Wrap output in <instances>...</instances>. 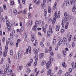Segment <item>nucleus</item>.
<instances>
[{
    "label": "nucleus",
    "mask_w": 76,
    "mask_h": 76,
    "mask_svg": "<svg viewBox=\"0 0 76 76\" xmlns=\"http://www.w3.org/2000/svg\"><path fill=\"white\" fill-rule=\"evenodd\" d=\"M49 61H48L46 64V68L47 69H48L50 66L51 65V62H53V56H49Z\"/></svg>",
    "instance_id": "nucleus-1"
},
{
    "label": "nucleus",
    "mask_w": 76,
    "mask_h": 76,
    "mask_svg": "<svg viewBox=\"0 0 76 76\" xmlns=\"http://www.w3.org/2000/svg\"><path fill=\"white\" fill-rule=\"evenodd\" d=\"M67 42V39L65 37L64 38L63 40L61 39L60 41L58 42L57 44L58 47H60L62 43H64V44H65L66 42Z\"/></svg>",
    "instance_id": "nucleus-2"
},
{
    "label": "nucleus",
    "mask_w": 76,
    "mask_h": 76,
    "mask_svg": "<svg viewBox=\"0 0 76 76\" xmlns=\"http://www.w3.org/2000/svg\"><path fill=\"white\" fill-rule=\"evenodd\" d=\"M39 25V21L38 20H37L36 21L35 25L33 27L32 29L33 31H35L37 27V26Z\"/></svg>",
    "instance_id": "nucleus-3"
},
{
    "label": "nucleus",
    "mask_w": 76,
    "mask_h": 76,
    "mask_svg": "<svg viewBox=\"0 0 76 76\" xmlns=\"http://www.w3.org/2000/svg\"><path fill=\"white\" fill-rule=\"evenodd\" d=\"M70 2L71 4V5H72V4H73V0H71V1H70V0H67V1H66V6H69V5H70Z\"/></svg>",
    "instance_id": "nucleus-4"
},
{
    "label": "nucleus",
    "mask_w": 76,
    "mask_h": 76,
    "mask_svg": "<svg viewBox=\"0 0 76 76\" xmlns=\"http://www.w3.org/2000/svg\"><path fill=\"white\" fill-rule=\"evenodd\" d=\"M75 7L76 6L74 5L72 9V12H74L75 14L76 13V8Z\"/></svg>",
    "instance_id": "nucleus-5"
},
{
    "label": "nucleus",
    "mask_w": 76,
    "mask_h": 76,
    "mask_svg": "<svg viewBox=\"0 0 76 76\" xmlns=\"http://www.w3.org/2000/svg\"><path fill=\"white\" fill-rule=\"evenodd\" d=\"M32 62H33V59H31L30 60V62H29L27 64V65L28 66H31V64L32 63Z\"/></svg>",
    "instance_id": "nucleus-6"
},
{
    "label": "nucleus",
    "mask_w": 76,
    "mask_h": 76,
    "mask_svg": "<svg viewBox=\"0 0 76 76\" xmlns=\"http://www.w3.org/2000/svg\"><path fill=\"white\" fill-rule=\"evenodd\" d=\"M60 26L59 25H57L56 28V31H58L60 29Z\"/></svg>",
    "instance_id": "nucleus-7"
},
{
    "label": "nucleus",
    "mask_w": 76,
    "mask_h": 76,
    "mask_svg": "<svg viewBox=\"0 0 76 76\" xmlns=\"http://www.w3.org/2000/svg\"><path fill=\"white\" fill-rule=\"evenodd\" d=\"M7 28L8 31H9V32H10L12 31V27H11V26L10 25H8L7 26Z\"/></svg>",
    "instance_id": "nucleus-8"
},
{
    "label": "nucleus",
    "mask_w": 76,
    "mask_h": 76,
    "mask_svg": "<svg viewBox=\"0 0 76 76\" xmlns=\"http://www.w3.org/2000/svg\"><path fill=\"white\" fill-rule=\"evenodd\" d=\"M38 51H39V49H34V52L35 54H38Z\"/></svg>",
    "instance_id": "nucleus-9"
},
{
    "label": "nucleus",
    "mask_w": 76,
    "mask_h": 76,
    "mask_svg": "<svg viewBox=\"0 0 76 76\" xmlns=\"http://www.w3.org/2000/svg\"><path fill=\"white\" fill-rule=\"evenodd\" d=\"M44 53H41L39 55V58L40 59H41V58H42L43 57H44Z\"/></svg>",
    "instance_id": "nucleus-10"
},
{
    "label": "nucleus",
    "mask_w": 76,
    "mask_h": 76,
    "mask_svg": "<svg viewBox=\"0 0 76 76\" xmlns=\"http://www.w3.org/2000/svg\"><path fill=\"white\" fill-rule=\"evenodd\" d=\"M62 28H64V23H65V21L63 19L62 20Z\"/></svg>",
    "instance_id": "nucleus-11"
},
{
    "label": "nucleus",
    "mask_w": 76,
    "mask_h": 76,
    "mask_svg": "<svg viewBox=\"0 0 76 76\" xmlns=\"http://www.w3.org/2000/svg\"><path fill=\"white\" fill-rule=\"evenodd\" d=\"M57 18V13L56 12H55L54 15V18L53 19H55L56 20V19Z\"/></svg>",
    "instance_id": "nucleus-12"
},
{
    "label": "nucleus",
    "mask_w": 76,
    "mask_h": 76,
    "mask_svg": "<svg viewBox=\"0 0 76 76\" xmlns=\"http://www.w3.org/2000/svg\"><path fill=\"white\" fill-rule=\"evenodd\" d=\"M65 17H66V18L69 17V14H67V12H65L64 13V18H65Z\"/></svg>",
    "instance_id": "nucleus-13"
},
{
    "label": "nucleus",
    "mask_w": 76,
    "mask_h": 76,
    "mask_svg": "<svg viewBox=\"0 0 76 76\" xmlns=\"http://www.w3.org/2000/svg\"><path fill=\"white\" fill-rule=\"evenodd\" d=\"M7 52H6V50H4V57H6L7 56Z\"/></svg>",
    "instance_id": "nucleus-14"
},
{
    "label": "nucleus",
    "mask_w": 76,
    "mask_h": 76,
    "mask_svg": "<svg viewBox=\"0 0 76 76\" xmlns=\"http://www.w3.org/2000/svg\"><path fill=\"white\" fill-rule=\"evenodd\" d=\"M0 18L1 20H3L4 22H5V20H4V18H3V16H0Z\"/></svg>",
    "instance_id": "nucleus-15"
},
{
    "label": "nucleus",
    "mask_w": 76,
    "mask_h": 76,
    "mask_svg": "<svg viewBox=\"0 0 76 76\" xmlns=\"http://www.w3.org/2000/svg\"><path fill=\"white\" fill-rule=\"evenodd\" d=\"M13 12L15 15V16L16 15H17V14H18V11H17V10H14Z\"/></svg>",
    "instance_id": "nucleus-16"
},
{
    "label": "nucleus",
    "mask_w": 76,
    "mask_h": 76,
    "mask_svg": "<svg viewBox=\"0 0 76 76\" xmlns=\"http://www.w3.org/2000/svg\"><path fill=\"white\" fill-rule=\"evenodd\" d=\"M45 6V4L44 3H42L41 5V9H43Z\"/></svg>",
    "instance_id": "nucleus-17"
},
{
    "label": "nucleus",
    "mask_w": 76,
    "mask_h": 76,
    "mask_svg": "<svg viewBox=\"0 0 76 76\" xmlns=\"http://www.w3.org/2000/svg\"><path fill=\"white\" fill-rule=\"evenodd\" d=\"M61 73H62V71L61 70H60L59 71L58 73H57V75L59 76H61Z\"/></svg>",
    "instance_id": "nucleus-18"
},
{
    "label": "nucleus",
    "mask_w": 76,
    "mask_h": 76,
    "mask_svg": "<svg viewBox=\"0 0 76 76\" xmlns=\"http://www.w3.org/2000/svg\"><path fill=\"white\" fill-rule=\"evenodd\" d=\"M48 75H50L51 73V69H49L48 71Z\"/></svg>",
    "instance_id": "nucleus-19"
},
{
    "label": "nucleus",
    "mask_w": 76,
    "mask_h": 76,
    "mask_svg": "<svg viewBox=\"0 0 76 76\" xmlns=\"http://www.w3.org/2000/svg\"><path fill=\"white\" fill-rule=\"evenodd\" d=\"M69 22H67L66 23V25H65V27L66 29H67L68 28V25H69Z\"/></svg>",
    "instance_id": "nucleus-20"
},
{
    "label": "nucleus",
    "mask_w": 76,
    "mask_h": 76,
    "mask_svg": "<svg viewBox=\"0 0 76 76\" xmlns=\"http://www.w3.org/2000/svg\"><path fill=\"white\" fill-rule=\"evenodd\" d=\"M23 69V67L22 66H20L18 67V69L19 70H21Z\"/></svg>",
    "instance_id": "nucleus-21"
},
{
    "label": "nucleus",
    "mask_w": 76,
    "mask_h": 76,
    "mask_svg": "<svg viewBox=\"0 0 76 76\" xmlns=\"http://www.w3.org/2000/svg\"><path fill=\"white\" fill-rule=\"evenodd\" d=\"M31 72V69L29 68H28L27 70V73L29 74Z\"/></svg>",
    "instance_id": "nucleus-22"
},
{
    "label": "nucleus",
    "mask_w": 76,
    "mask_h": 76,
    "mask_svg": "<svg viewBox=\"0 0 76 76\" xmlns=\"http://www.w3.org/2000/svg\"><path fill=\"white\" fill-rule=\"evenodd\" d=\"M63 56L64 57H65L66 56V52L65 50H63Z\"/></svg>",
    "instance_id": "nucleus-23"
},
{
    "label": "nucleus",
    "mask_w": 76,
    "mask_h": 76,
    "mask_svg": "<svg viewBox=\"0 0 76 76\" xmlns=\"http://www.w3.org/2000/svg\"><path fill=\"white\" fill-rule=\"evenodd\" d=\"M49 29L51 33H53V30H52V28L51 26H49Z\"/></svg>",
    "instance_id": "nucleus-24"
},
{
    "label": "nucleus",
    "mask_w": 76,
    "mask_h": 76,
    "mask_svg": "<svg viewBox=\"0 0 76 76\" xmlns=\"http://www.w3.org/2000/svg\"><path fill=\"white\" fill-rule=\"evenodd\" d=\"M34 58L36 61H37L38 59V55H36L34 57Z\"/></svg>",
    "instance_id": "nucleus-25"
},
{
    "label": "nucleus",
    "mask_w": 76,
    "mask_h": 76,
    "mask_svg": "<svg viewBox=\"0 0 76 76\" xmlns=\"http://www.w3.org/2000/svg\"><path fill=\"white\" fill-rule=\"evenodd\" d=\"M4 73H5V72L4 71H1V69H0V74L4 75Z\"/></svg>",
    "instance_id": "nucleus-26"
},
{
    "label": "nucleus",
    "mask_w": 76,
    "mask_h": 76,
    "mask_svg": "<svg viewBox=\"0 0 76 76\" xmlns=\"http://www.w3.org/2000/svg\"><path fill=\"white\" fill-rule=\"evenodd\" d=\"M60 12L59 11L58 13V15H57V18H60Z\"/></svg>",
    "instance_id": "nucleus-27"
},
{
    "label": "nucleus",
    "mask_w": 76,
    "mask_h": 76,
    "mask_svg": "<svg viewBox=\"0 0 76 76\" xmlns=\"http://www.w3.org/2000/svg\"><path fill=\"white\" fill-rule=\"evenodd\" d=\"M48 12L49 13H51V8H50V7H48Z\"/></svg>",
    "instance_id": "nucleus-28"
},
{
    "label": "nucleus",
    "mask_w": 76,
    "mask_h": 76,
    "mask_svg": "<svg viewBox=\"0 0 76 76\" xmlns=\"http://www.w3.org/2000/svg\"><path fill=\"white\" fill-rule=\"evenodd\" d=\"M56 20H55V19H53L52 21L53 25H54L55 22H56Z\"/></svg>",
    "instance_id": "nucleus-29"
},
{
    "label": "nucleus",
    "mask_w": 76,
    "mask_h": 76,
    "mask_svg": "<svg viewBox=\"0 0 76 76\" xmlns=\"http://www.w3.org/2000/svg\"><path fill=\"white\" fill-rule=\"evenodd\" d=\"M45 61H43L42 62V66H44V64H45Z\"/></svg>",
    "instance_id": "nucleus-30"
},
{
    "label": "nucleus",
    "mask_w": 76,
    "mask_h": 76,
    "mask_svg": "<svg viewBox=\"0 0 76 76\" xmlns=\"http://www.w3.org/2000/svg\"><path fill=\"white\" fill-rule=\"evenodd\" d=\"M14 3H15L13 1H11V2H10V5H11V6H13V5H14Z\"/></svg>",
    "instance_id": "nucleus-31"
},
{
    "label": "nucleus",
    "mask_w": 76,
    "mask_h": 76,
    "mask_svg": "<svg viewBox=\"0 0 76 76\" xmlns=\"http://www.w3.org/2000/svg\"><path fill=\"white\" fill-rule=\"evenodd\" d=\"M12 35L14 36H15V35H16V33H15V31L13 30L12 31Z\"/></svg>",
    "instance_id": "nucleus-32"
},
{
    "label": "nucleus",
    "mask_w": 76,
    "mask_h": 76,
    "mask_svg": "<svg viewBox=\"0 0 76 76\" xmlns=\"http://www.w3.org/2000/svg\"><path fill=\"white\" fill-rule=\"evenodd\" d=\"M40 45H41L42 47H44V44H43V43H42V42H40Z\"/></svg>",
    "instance_id": "nucleus-33"
},
{
    "label": "nucleus",
    "mask_w": 76,
    "mask_h": 76,
    "mask_svg": "<svg viewBox=\"0 0 76 76\" xmlns=\"http://www.w3.org/2000/svg\"><path fill=\"white\" fill-rule=\"evenodd\" d=\"M71 38H72V37H71V35L70 36V37L68 39V42H70V41H71Z\"/></svg>",
    "instance_id": "nucleus-34"
},
{
    "label": "nucleus",
    "mask_w": 76,
    "mask_h": 76,
    "mask_svg": "<svg viewBox=\"0 0 76 76\" xmlns=\"http://www.w3.org/2000/svg\"><path fill=\"white\" fill-rule=\"evenodd\" d=\"M6 25H8L10 24V22H9V20H7L6 21Z\"/></svg>",
    "instance_id": "nucleus-35"
},
{
    "label": "nucleus",
    "mask_w": 76,
    "mask_h": 76,
    "mask_svg": "<svg viewBox=\"0 0 76 76\" xmlns=\"http://www.w3.org/2000/svg\"><path fill=\"white\" fill-rule=\"evenodd\" d=\"M13 36H14L12 34V33H11L10 35V38L13 39Z\"/></svg>",
    "instance_id": "nucleus-36"
},
{
    "label": "nucleus",
    "mask_w": 76,
    "mask_h": 76,
    "mask_svg": "<svg viewBox=\"0 0 76 76\" xmlns=\"http://www.w3.org/2000/svg\"><path fill=\"white\" fill-rule=\"evenodd\" d=\"M23 30V27H22L20 29V32H22Z\"/></svg>",
    "instance_id": "nucleus-37"
},
{
    "label": "nucleus",
    "mask_w": 76,
    "mask_h": 76,
    "mask_svg": "<svg viewBox=\"0 0 76 76\" xmlns=\"http://www.w3.org/2000/svg\"><path fill=\"white\" fill-rule=\"evenodd\" d=\"M48 52V49L47 48H46L45 50V52L46 53H47Z\"/></svg>",
    "instance_id": "nucleus-38"
},
{
    "label": "nucleus",
    "mask_w": 76,
    "mask_h": 76,
    "mask_svg": "<svg viewBox=\"0 0 76 76\" xmlns=\"http://www.w3.org/2000/svg\"><path fill=\"white\" fill-rule=\"evenodd\" d=\"M74 25L75 26H76V19L74 21Z\"/></svg>",
    "instance_id": "nucleus-39"
},
{
    "label": "nucleus",
    "mask_w": 76,
    "mask_h": 76,
    "mask_svg": "<svg viewBox=\"0 0 76 76\" xmlns=\"http://www.w3.org/2000/svg\"><path fill=\"white\" fill-rule=\"evenodd\" d=\"M56 8V4H54L53 7V10H55Z\"/></svg>",
    "instance_id": "nucleus-40"
},
{
    "label": "nucleus",
    "mask_w": 76,
    "mask_h": 76,
    "mask_svg": "<svg viewBox=\"0 0 76 76\" xmlns=\"http://www.w3.org/2000/svg\"><path fill=\"white\" fill-rule=\"evenodd\" d=\"M48 21L49 23H51L52 22V19H51V18H50L48 19Z\"/></svg>",
    "instance_id": "nucleus-41"
},
{
    "label": "nucleus",
    "mask_w": 76,
    "mask_h": 76,
    "mask_svg": "<svg viewBox=\"0 0 76 76\" xmlns=\"http://www.w3.org/2000/svg\"><path fill=\"white\" fill-rule=\"evenodd\" d=\"M42 27H44V21L42 22Z\"/></svg>",
    "instance_id": "nucleus-42"
},
{
    "label": "nucleus",
    "mask_w": 76,
    "mask_h": 76,
    "mask_svg": "<svg viewBox=\"0 0 76 76\" xmlns=\"http://www.w3.org/2000/svg\"><path fill=\"white\" fill-rule=\"evenodd\" d=\"M42 27V29H43V31L44 32H45V33H46V31L45 30V28H44V27Z\"/></svg>",
    "instance_id": "nucleus-43"
},
{
    "label": "nucleus",
    "mask_w": 76,
    "mask_h": 76,
    "mask_svg": "<svg viewBox=\"0 0 76 76\" xmlns=\"http://www.w3.org/2000/svg\"><path fill=\"white\" fill-rule=\"evenodd\" d=\"M12 74V72H8L7 73V75L8 76H10Z\"/></svg>",
    "instance_id": "nucleus-44"
},
{
    "label": "nucleus",
    "mask_w": 76,
    "mask_h": 76,
    "mask_svg": "<svg viewBox=\"0 0 76 76\" xmlns=\"http://www.w3.org/2000/svg\"><path fill=\"white\" fill-rule=\"evenodd\" d=\"M3 7H4V9L5 10H7V8H6V5H4L3 6Z\"/></svg>",
    "instance_id": "nucleus-45"
},
{
    "label": "nucleus",
    "mask_w": 76,
    "mask_h": 76,
    "mask_svg": "<svg viewBox=\"0 0 76 76\" xmlns=\"http://www.w3.org/2000/svg\"><path fill=\"white\" fill-rule=\"evenodd\" d=\"M28 50H29V53H31V48L30 47L28 48Z\"/></svg>",
    "instance_id": "nucleus-46"
},
{
    "label": "nucleus",
    "mask_w": 76,
    "mask_h": 76,
    "mask_svg": "<svg viewBox=\"0 0 76 76\" xmlns=\"http://www.w3.org/2000/svg\"><path fill=\"white\" fill-rule=\"evenodd\" d=\"M28 23H29V24H30V25H32V20L30 21Z\"/></svg>",
    "instance_id": "nucleus-47"
},
{
    "label": "nucleus",
    "mask_w": 76,
    "mask_h": 76,
    "mask_svg": "<svg viewBox=\"0 0 76 76\" xmlns=\"http://www.w3.org/2000/svg\"><path fill=\"white\" fill-rule=\"evenodd\" d=\"M75 44L74 43V42H73L72 43V47H75Z\"/></svg>",
    "instance_id": "nucleus-48"
},
{
    "label": "nucleus",
    "mask_w": 76,
    "mask_h": 76,
    "mask_svg": "<svg viewBox=\"0 0 76 76\" xmlns=\"http://www.w3.org/2000/svg\"><path fill=\"white\" fill-rule=\"evenodd\" d=\"M23 13L24 14H26V10H24L23 11Z\"/></svg>",
    "instance_id": "nucleus-49"
},
{
    "label": "nucleus",
    "mask_w": 76,
    "mask_h": 76,
    "mask_svg": "<svg viewBox=\"0 0 76 76\" xmlns=\"http://www.w3.org/2000/svg\"><path fill=\"white\" fill-rule=\"evenodd\" d=\"M25 34H26L25 33V35L23 36V38H24V39H25L26 38V35Z\"/></svg>",
    "instance_id": "nucleus-50"
},
{
    "label": "nucleus",
    "mask_w": 76,
    "mask_h": 76,
    "mask_svg": "<svg viewBox=\"0 0 76 76\" xmlns=\"http://www.w3.org/2000/svg\"><path fill=\"white\" fill-rule=\"evenodd\" d=\"M65 76H69V73L66 72L65 74Z\"/></svg>",
    "instance_id": "nucleus-51"
},
{
    "label": "nucleus",
    "mask_w": 76,
    "mask_h": 76,
    "mask_svg": "<svg viewBox=\"0 0 76 76\" xmlns=\"http://www.w3.org/2000/svg\"><path fill=\"white\" fill-rule=\"evenodd\" d=\"M47 12H44V16L45 17L47 16Z\"/></svg>",
    "instance_id": "nucleus-52"
},
{
    "label": "nucleus",
    "mask_w": 76,
    "mask_h": 76,
    "mask_svg": "<svg viewBox=\"0 0 76 76\" xmlns=\"http://www.w3.org/2000/svg\"><path fill=\"white\" fill-rule=\"evenodd\" d=\"M31 24H30L29 23H28L27 24V26H28V27H30V26H31Z\"/></svg>",
    "instance_id": "nucleus-53"
},
{
    "label": "nucleus",
    "mask_w": 76,
    "mask_h": 76,
    "mask_svg": "<svg viewBox=\"0 0 76 76\" xmlns=\"http://www.w3.org/2000/svg\"><path fill=\"white\" fill-rule=\"evenodd\" d=\"M31 40L32 42H33L35 40V39L34 38V37H31Z\"/></svg>",
    "instance_id": "nucleus-54"
},
{
    "label": "nucleus",
    "mask_w": 76,
    "mask_h": 76,
    "mask_svg": "<svg viewBox=\"0 0 76 76\" xmlns=\"http://www.w3.org/2000/svg\"><path fill=\"white\" fill-rule=\"evenodd\" d=\"M74 41H76V35H75L74 37V38L73 39Z\"/></svg>",
    "instance_id": "nucleus-55"
},
{
    "label": "nucleus",
    "mask_w": 76,
    "mask_h": 76,
    "mask_svg": "<svg viewBox=\"0 0 76 76\" xmlns=\"http://www.w3.org/2000/svg\"><path fill=\"white\" fill-rule=\"evenodd\" d=\"M8 61L10 63V58H8Z\"/></svg>",
    "instance_id": "nucleus-56"
},
{
    "label": "nucleus",
    "mask_w": 76,
    "mask_h": 76,
    "mask_svg": "<svg viewBox=\"0 0 76 76\" xmlns=\"http://www.w3.org/2000/svg\"><path fill=\"white\" fill-rule=\"evenodd\" d=\"M10 45L12 47V46H13V42H10Z\"/></svg>",
    "instance_id": "nucleus-57"
},
{
    "label": "nucleus",
    "mask_w": 76,
    "mask_h": 76,
    "mask_svg": "<svg viewBox=\"0 0 76 76\" xmlns=\"http://www.w3.org/2000/svg\"><path fill=\"white\" fill-rule=\"evenodd\" d=\"M12 40L11 39L9 38L8 39V42H11Z\"/></svg>",
    "instance_id": "nucleus-58"
},
{
    "label": "nucleus",
    "mask_w": 76,
    "mask_h": 76,
    "mask_svg": "<svg viewBox=\"0 0 76 76\" xmlns=\"http://www.w3.org/2000/svg\"><path fill=\"white\" fill-rule=\"evenodd\" d=\"M69 72L70 73L72 72V69L71 68H69Z\"/></svg>",
    "instance_id": "nucleus-59"
},
{
    "label": "nucleus",
    "mask_w": 76,
    "mask_h": 76,
    "mask_svg": "<svg viewBox=\"0 0 76 76\" xmlns=\"http://www.w3.org/2000/svg\"><path fill=\"white\" fill-rule=\"evenodd\" d=\"M50 55H51V56H53V55H54V53L53 52H50Z\"/></svg>",
    "instance_id": "nucleus-60"
},
{
    "label": "nucleus",
    "mask_w": 76,
    "mask_h": 76,
    "mask_svg": "<svg viewBox=\"0 0 76 76\" xmlns=\"http://www.w3.org/2000/svg\"><path fill=\"white\" fill-rule=\"evenodd\" d=\"M64 20H65L66 21L68 19V17H65L64 18Z\"/></svg>",
    "instance_id": "nucleus-61"
},
{
    "label": "nucleus",
    "mask_w": 76,
    "mask_h": 76,
    "mask_svg": "<svg viewBox=\"0 0 76 76\" xmlns=\"http://www.w3.org/2000/svg\"><path fill=\"white\" fill-rule=\"evenodd\" d=\"M61 33H64V30L63 29H62L61 30Z\"/></svg>",
    "instance_id": "nucleus-62"
},
{
    "label": "nucleus",
    "mask_w": 76,
    "mask_h": 76,
    "mask_svg": "<svg viewBox=\"0 0 76 76\" xmlns=\"http://www.w3.org/2000/svg\"><path fill=\"white\" fill-rule=\"evenodd\" d=\"M4 41H5V38H4L2 39V42L3 43H4Z\"/></svg>",
    "instance_id": "nucleus-63"
},
{
    "label": "nucleus",
    "mask_w": 76,
    "mask_h": 76,
    "mask_svg": "<svg viewBox=\"0 0 76 76\" xmlns=\"http://www.w3.org/2000/svg\"><path fill=\"white\" fill-rule=\"evenodd\" d=\"M49 50H50V51L52 50V47H50L49 48Z\"/></svg>",
    "instance_id": "nucleus-64"
}]
</instances>
